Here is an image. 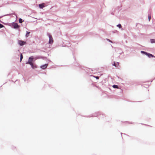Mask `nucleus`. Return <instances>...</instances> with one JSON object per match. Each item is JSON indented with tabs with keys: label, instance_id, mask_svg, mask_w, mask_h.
I'll use <instances>...</instances> for the list:
<instances>
[{
	"label": "nucleus",
	"instance_id": "7",
	"mask_svg": "<svg viewBox=\"0 0 155 155\" xmlns=\"http://www.w3.org/2000/svg\"><path fill=\"white\" fill-rule=\"evenodd\" d=\"M119 64L118 62H115L113 64V65L114 66L116 67H118L119 66Z\"/></svg>",
	"mask_w": 155,
	"mask_h": 155
},
{
	"label": "nucleus",
	"instance_id": "5",
	"mask_svg": "<svg viewBox=\"0 0 155 155\" xmlns=\"http://www.w3.org/2000/svg\"><path fill=\"white\" fill-rule=\"evenodd\" d=\"M31 64L30 65H31L32 68L35 69L37 68V66L36 65L33 64V63H30Z\"/></svg>",
	"mask_w": 155,
	"mask_h": 155
},
{
	"label": "nucleus",
	"instance_id": "16",
	"mask_svg": "<svg viewBox=\"0 0 155 155\" xmlns=\"http://www.w3.org/2000/svg\"><path fill=\"white\" fill-rule=\"evenodd\" d=\"M117 26L120 28H121V25L120 24H119L117 25Z\"/></svg>",
	"mask_w": 155,
	"mask_h": 155
},
{
	"label": "nucleus",
	"instance_id": "13",
	"mask_svg": "<svg viewBox=\"0 0 155 155\" xmlns=\"http://www.w3.org/2000/svg\"><path fill=\"white\" fill-rule=\"evenodd\" d=\"M23 58V56L22 54H21V56H20V62L21 61L22 58Z\"/></svg>",
	"mask_w": 155,
	"mask_h": 155
},
{
	"label": "nucleus",
	"instance_id": "9",
	"mask_svg": "<svg viewBox=\"0 0 155 155\" xmlns=\"http://www.w3.org/2000/svg\"><path fill=\"white\" fill-rule=\"evenodd\" d=\"M147 55L148 56V57L149 58H150V57H154V56L152 54H149V53H147Z\"/></svg>",
	"mask_w": 155,
	"mask_h": 155
},
{
	"label": "nucleus",
	"instance_id": "20",
	"mask_svg": "<svg viewBox=\"0 0 155 155\" xmlns=\"http://www.w3.org/2000/svg\"><path fill=\"white\" fill-rule=\"evenodd\" d=\"M96 78L97 79H99V77H98V76H97L96 77Z\"/></svg>",
	"mask_w": 155,
	"mask_h": 155
},
{
	"label": "nucleus",
	"instance_id": "10",
	"mask_svg": "<svg viewBox=\"0 0 155 155\" xmlns=\"http://www.w3.org/2000/svg\"><path fill=\"white\" fill-rule=\"evenodd\" d=\"M30 32H28V31H27L26 34V37H28V36L30 34Z\"/></svg>",
	"mask_w": 155,
	"mask_h": 155
},
{
	"label": "nucleus",
	"instance_id": "4",
	"mask_svg": "<svg viewBox=\"0 0 155 155\" xmlns=\"http://www.w3.org/2000/svg\"><path fill=\"white\" fill-rule=\"evenodd\" d=\"M18 44L21 46L23 45L26 44V42L22 41H18Z\"/></svg>",
	"mask_w": 155,
	"mask_h": 155
},
{
	"label": "nucleus",
	"instance_id": "2",
	"mask_svg": "<svg viewBox=\"0 0 155 155\" xmlns=\"http://www.w3.org/2000/svg\"><path fill=\"white\" fill-rule=\"evenodd\" d=\"M12 26L15 28H18L19 27V26L17 23H15L12 24Z\"/></svg>",
	"mask_w": 155,
	"mask_h": 155
},
{
	"label": "nucleus",
	"instance_id": "8",
	"mask_svg": "<svg viewBox=\"0 0 155 155\" xmlns=\"http://www.w3.org/2000/svg\"><path fill=\"white\" fill-rule=\"evenodd\" d=\"M44 3L39 4V8H42L44 7Z\"/></svg>",
	"mask_w": 155,
	"mask_h": 155
},
{
	"label": "nucleus",
	"instance_id": "11",
	"mask_svg": "<svg viewBox=\"0 0 155 155\" xmlns=\"http://www.w3.org/2000/svg\"><path fill=\"white\" fill-rule=\"evenodd\" d=\"M113 87H114V88H118V86L117 85H113Z\"/></svg>",
	"mask_w": 155,
	"mask_h": 155
},
{
	"label": "nucleus",
	"instance_id": "14",
	"mask_svg": "<svg viewBox=\"0 0 155 155\" xmlns=\"http://www.w3.org/2000/svg\"><path fill=\"white\" fill-rule=\"evenodd\" d=\"M19 23H22L23 21H22V19L20 18L19 19Z\"/></svg>",
	"mask_w": 155,
	"mask_h": 155
},
{
	"label": "nucleus",
	"instance_id": "12",
	"mask_svg": "<svg viewBox=\"0 0 155 155\" xmlns=\"http://www.w3.org/2000/svg\"><path fill=\"white\" fill-rule=\"evenodd\" d=\"M151 43H155V39H151Z\"/></svg>",
	"mask_w": 155,
	"mask_h": 155
},
{
	"label": "nucleus",
	"instance_id": "21",
	"mask_svg": "<svg viewBox=\"0 0 155 155\" xmlns=\"http://www.w3.org/2000/svg\"><path fill=\"white\" fill-rule=\"evenodd\" d=\"M153 57H154V56ZM154 57H155V56H154Z\"/></svg>",
	"mask_w": 155,
	"mask_h": 155
},
{
	"label": "nucleus",
	"instance_id": "3",
	"mask_svg": "<svg viewBox=\"0 0 155 155\" xmlns=\"http://www.w3.org/2000/svg\"><path fill=\"white\" fill-rule=\"evenodd\" d=\"M33 59V57L32 56L30 57L29 58L28 62L26 64H31L30 63H32V61Z\"/></svg>",
	"mask_w": 155,
	"mask_h": 155
},
{
	"label": "nucleus",
	"instance_id": "1",
	"mask_svg": "<svg viewBox=\"0 0 155 155\" xmlns=\"http://www.w3.org/2000/svg\"><path fill=\"white\" fill-rule=\"evenodd\" d=\"M48 36L49 38V43L51 44V43H53V39L52 36L51 35L49 34H48Z\"/></svg>",
	"mask_w": 155,
	"mask_h": 155
},
{
	"label": "nucleus",
	"instance_id": "6",
	"mask_svg": "<svg viewBox=\"0 0 155 155\" xmlns=\"http://www.w3.org/2000/svg\"><path fill=\"white\" fill-rule=\"evenodd\" d=\"M48 64H45V65H43L41 67V68L42 69H45L47 67Z\"/></svg>",
	"mask_w": 155,
	"mask_h": 155
},
{
	"label": "nucleus",
	"instance_id": "17",
	"mask_svg": "<svg viewBox=\"0 0 155 155\" xmlns=\"http://www.w3.org/2000/svg\"><path fill=\"white\" fill-rule=\"evenodd\" d=\"M4 27V25L2 24H0V28H2Z\"/></svg>",
	"mask_w": 155,
	"mask_h": 155
},
{
	"label": "nucleus",
	"instance_id": "19",
	"mask_svg": "<svg viewBox=\"0 0 155 155\" xmlns=\"http://www.w3.org/2000/svg\"><path fill=\"white\" fill-rule=\"evenodd\" d=\"M107 39V41H109V42H112V41H110V40H109V39Z\"/></svg>",
	"mask_w": 155,
	"mask_h": 155
},
{
	"label": "nucleus",
	"instance_id": "15",
	"mask_svg": "<svg viewBox=\"0 0 155 155\" xmlns=\"http://www.w3.org/2000/svg\"><path fill=\"white\" fill-rule=\"evenodd\" d=\"M141 53H144V54H146L147 55V53L146 52H145L144 51H141Z\"/></svg>",
	"mask_w": 155,
	"mask_h": 155
},
{
	"label": "nucleus",
	"instance_id": "18",
	"mask_svg": "<svg viewBox=\"0 0 155 155\" xmlns=\"http://www.w3.org/2000/svg\"><path fill=\"white\" fill-rule=\"evenodd\" d=\"M151 16L150 15H148V19H149V21H150V20L151 19Z\"/></svg>",
	"mask_w": 155,
	"mask_h": 155
}]
</instances>
